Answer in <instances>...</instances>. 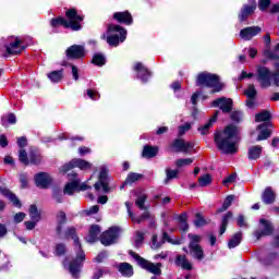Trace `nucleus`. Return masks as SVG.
<instances>
[{"instance_id": "nucleus-8", "label": "nucleus", "mask_w": 279, "mask_h": 279, "mask_svg": "<svg viewBox=\"0 0 279 279\" xmlns=\"http://www.w3.org/2000/svg\"><path fill=\"white\" fill-rule=\"evenodd\" d=\"M187 239L190 240L189 250L192 258H194L195 260H202L203 258H205L206 255L204 254V248L201 245L202 235L189 233Z\"/></svg>"}, {"instance_id": "nucleus-64", "label": "nucleus", "mask_w": 279, "mask_h": 279, "mask_svg": "<svg viewBox=\"0 0 279 279\" xmlns=\"http://www.w3.org/2000/svg\"><path fill=\"white\" fill-rule=\"evenodd\" d=\"M24 226H25L26 230H34V228H36V226H38V221H36V220L25 221Z\"/></svg>"}, {"instance_id": "nucleus-19", "label": "nucleus", "mask_w": 279, "mask_h": 279, "mask_svg": "<svg viewBox=\"0 0 279 279\" xmlns=\"http://www.w3.org/2000/svg\"><path fill=\"white\" fill-rule=\"evenodd\" d=\"M263 32L260 26H248L240 31V38L242 40H252L255 36H258Z\"/></svg>"}, {"instance_id": "nucleus-18", "label": "nucleus", "mask_w": 279, "mask_h": 279, "mask_svg": "<svg viewBox=\"0 0 279 279\" xmlns=\"http://www.w3.org/2000/svg\"><path fill=\"white\" fill-rule=\"evenodd\" d=\"M133 70L137 75V80H141L142 84H147L149 82V77H151V73L147 70V68L142 63L137 62Z\"/></svg>"}, {"instance_id": "nucleus-43", "label": "nucleus", "mask_w": 279, "mask_h": 279, "mask_svg": "<svg viewBox=\"0 0 279 279\" xmlns=\"http://www.w3.org/2000/svg\"><path fill=\"white\" fill-rule=\"evenodd\" d=\"M93 64H96V66H104L106 64V57L101 53L94 54L92 59Z\"/></svg>"}, {"instance_id": "nucleus-24", "label": "nucleus", "mask_w": 279, "mask_h": 279, "mask_svg": "<svg viewBox=\"0 0 279 279\" xmlns=\"http://www.w3.org/2000/svg\"><path fill=\"white\" fill-rule=\"evenodd\" d=\"M99 234H101V227H99V225H92L86 238L87 243H95L99 241Z\"/></svg>"}, {"instance_id": "nucleus-61", "label": "nucleus", "mask_w": 279, "mask_h": 279, "mask_svg": "<svg viewBox=\"0 0 279 279\" xmlns=\"http://www.w3.org/2000/svg\"><path fill=\"white\" fill-rule=\"evenodd\" d=\"M264 54L268 58V60H279L278 53L267 49L265 50Z\"/></svg>"}, {"instance_id": "nucleus-12", "label": "nucleus", "mask_w": 279, "mask_h": 279, "mask_svg": "<svg viewBox=\"0 0 279 279\" xmlns=\"http://www.w3.org/2000/svg\"><path fill=\"white\" fill-rule=\"evenodd\" d=\"M117 239H119V227H111L101 233L100 243L106 246L113 245L117 243Z\"/></svg>"}, {"instance_id": "nucleus-40", "label": "nucleus", "mask_w": 279, "mask_h": 279, "mask_svg": "<svg viewBox=\"0 0 279 279\" xmlns=\"http://www.w3.org/2000/svg\"><path fill=\"white\" fill-rule=\"evenodd\" d=\"M180 173V171L178 170H172L171 168H167L166 169V179H165V184H169L171 182V180H175V178H178V174Z\"/></svg>"}, {"instance_id": "nucleus-11", "label": "nucleus", "mask_w": 279, "mask_h": 279, "mask_svg": "<svg viewBox=\"0 0 279 279\" xmlns=\"http://www.w3.org/2000/svg\"><path fill=\"white\" fill-rule=\"evenodd\" d=\"M75 167H77L82 171H85V169H90L93 165L84 159H72L70 162L63 165L60 168V172L69 173V171H71V169H75Z\"/></svg>"}, {"instance_id": "nucleus-14", "label": "nucleus", "mask_w": 279, "mask_h": 279, "mask_svg": "<svg viewBox=\"0 0 279 279\" xmlns=\"http://www.w3.org/2000/svg\"><path fill=\"white\" fill-rule=\"evenodd\" d=\"M259 223L262 225V228L255 231V236L258 241H260L263 236H271V234H274V225L271 221L262 218Z\"/></svg>"}, {"instance_id": "nucleus-17", "label": "nucleus", "mask_w": 279, "mask_h": 279, "mask_svg": "<svg viewBox=\"0 0 279 279\" xmlns=\"http://www.w3.org/2000/svg\"><path fill=\"white\" fill-rule=\"evenodd\" d=\"M256 12V1L253 0L248 4H243L238 15L240 23H245L252 14Z\"/></svg>"}, {"instance_id": "nucleus-51", "label": "nucleus", "mask_w": 279, "mask_h": 279, "mask_svg": "<svg viewBox=\"0 0 279 279\" xmlns=\"http://www.w3.org/2000/svg\"><path fill=\"white\" fill-rule=\"evenodd\" d=\"M19 160L20 162H22V165H25L26 167L27 165H29V158H27V151L25 149H20Z\"/></svg>"}, {"instance_id": "nucleus-1", "label": "nucleus", "mask_w": 279, "mask_h": 279, "mask_svg": "<svg viewBox=\"0 0 279 279\" xmlns=\"http://www.w3.org/2000/svg\"><path fill=\"white\" fill-rule=\"evenodd\" d=\"M61 239H73L74 240V247L76 252V258L73 259L69 265L68 269L71 274L72 278L78 279L80 271H82V267L84 265V259L86 258V254L82 250V243H80V238H77V232L74 227H68L62 233Z\"/></svg>"}, {"instance_id": "nucleus-52", "label": "nucleus", "mask_w": 279, "mask_h": 279, "mask_svg": "<svg viewBox=\"0 0 279 279\" xmlns=\"http://www.w3.org/2000/svg\"><path fill=\"white\" fill-rule=\"evenodd\" d=\"M194 226L196 228H202V226H206V219H204V216H202V214L197 213L195 215Z\"/></svg>"}, {"instance_id": "nucleus-46", "label": "nucleus", "mask_w": 279, "mask_h": 279, "mask_svg": "<svg viewBox=\"0 0 279 279\" xmlns=\"http://www.w3.org/2000/svg\"><path fill=\"white\" fill-rule=\"evenodd\" d=\"M145 241V233L143 231L135 232V247L138 250Z\"/></svg>"}, {"instance_id": "nucleus-4", "label": "nucleus", "mask_w": 279, "mask_h": 279, "mask_svg": "<svg viewBox=\"0 0 279 279\" xmlns=\"http://www.w3.org/2000/svg\"><path fill=\"white\" fill-rule=\"evenodd\" d=\"M276 72H271L269 68L265 65H257L256 68V80L260 88H270L271 84L279 87V63H275Z\"/></svg>"}, {"instance_id": "nucleus-32", "label": "nucleus", "mask_w": 279, "mask_h": 279, "mask_svg": "<svg viewBox=\"0 0 279 279\" xmlns=\"http://www.w3.org/2000/svg\"><path fill=\"white\" fill-rule=\"evenodd\" d=\"M263 154V146L256 145L248 147V160H258Z\"/></svg>"}, {"instance_id": "nucleus-20", "label": "nucleus", "mask_w": 279, "mask_h": 279, "mask_svg": "<svg viewBox=\"0 0 279 279\" xmlns=\"http://www.w3.org/2000/svg\"><path fill=\"white\" fill-rule=\"evenodd\" d=\"M172 147H174L175 151L189 154V151L195 147V144H193V142H184V140L177 138L172 143Z\"/></svg>"}, {"instance_id": "nucleus-28", "label": "nucleus", "mask_w": 279, "mask_h": 279, "mask_svg": "<svg viewBox=\"0 0 279 279\" xmlns=\"http://www.w3.org/2000/svg\"><path fill=\"white\" fill-rule=\"evenodd\" d=\"M1 194L4 197H8L9 201L13 204V206H15V208H21L23 206V204L21 203V199H19V196H16V194L12 193V191H10L8 189H2Z\"/></svg>"}, {"instance_id": "nucleus-25", "label": "nucleus", "mask_w": 279, "mask_h": 279, "mask_svg": "<svg viewBox=\"0 0 279 279\" xmlns=\"http://www.w3.org/2000/svg\"><path fill=\"white\" fill-rule=\"evenodd\" d=\"M174 264L177 267H181V269H185L186 271L193 269V264L186 258V255H177Z\"/></svg>"}, {"instance_id": "nucleus-42", "label": "nucleus", "mask_w": 279, "mask_h": 279, "mask_svg": "<svg viewBox=\"0 0 279 279\" xmlns=\"http://www.w3.org/2000/svg\"><path fill=\"white\" fill-rule=\"evenodd\" d=\"M232 202H234V195H229L226 197L222 206L218 209V213H226L230 206H232Z\"/></svg>"}, {"instance_id": "nucleus-49", "label": "nucleus", "mask_w": 279, "mask_h": 279, "mask_svg": "<svg viewBox=\"0 0 279 279\" xmlns=\"http://www.w3.org/2000/svg\"><path fill=\"white\" fill-rule=\"evenodd\" d=\"M213 182V177L210 174H204L203 177L198 178L199 186H208Z\"/></svg>"}, {"instance_id": "nucleus-35", "label": "nucleus", "mask_w": 279, "mask_h": 279, "mask_svg": "<svg viewBox=\"0 0 279 279\" xmlns=\"http://www.w3.org/2000/svg\"><path fill=\"white\" fill-rule=\"evenodd\" d=\"M28 215H29L32 221L39 222L40 219H43V216H41L40 211L38 210V207L34 204L29 206Z\"/></svg>"}, {"instance_id": "nucleus-30", "label": "nucleus", "mask_w": 279, "mask_h": 279, "mask_svg": "<svg viewBox=\"0 0 279 279\" xmlns=\"http://www.w3.org/2000/svg\"><path fill=\"white\" fill-rule=\"evenodd\" d=\"M234 217L232 211H228L225 216H222L221 222H220V230H219V235L226 234V230L228 228V223H230V220Z\"/></svg>"}, {"instance_id": "nucleus-33", "label": "nucleus", "mask_w": 279, "mask_h": 279, "mask_svg": "<svg viewBox=\"0 0 279 279\" xmlns=\"http://www.w3.org/2000/svg\"><path fill=\"white\" fill-rule=\"evenodd\" d=\"M143 158H156L158 156V147L146 145L142 153Z\"/></svg>"}, {"instance_id": "nucleus-27", "label": "nucleus", "mask_w": 279, "mask_h": 279, "mask_svg": "<svg viewBox=\"0 0 279 279\" xmlns=\"http://www.w3.org/2000/svg\"><path fill=\"white\" fill-rule=\"evenodd\" d=\"M262 201L268 206L276 202V192H274V189H271V186L265 189L262 194Z\"/></svg>"}, {"instance_id": "nucleus-47", "label": "nucleus", "mask_w": 279, "mask_h": 279, "mask_svg": "<svg viewBox=\"0 0 279 279\" xmlns=\"http://www.w3.org/2000/svg\"><path fill=\"white\" fill-rule=\"evenodd\" d=\"M165 245V240L158 239V235H153L151 239V248L153 250H160Z\"/></svg>"}, {"instance_id": "nucleus-62", "label": "nucleus", "mask_w": 279, "mask_h": 279, "mask_svg": "<svg viewBox=\"0 0 279 279\" xmlns=\"http://www.w3.org/2000/svg\"><path fill=\"white\" fill-rule=\"evenodd\" d=\"M150 215L148 211H145L144 214H142L140 217L135 218L133 221H136V223H143V221H145V219H149Z\"/></svg>"}, {"instance_id": "nucleus-5", "label": "nucleus", "mask_w": 279, "mask_h": 279, "mask_svg": "<svg viewBox=\"0 0 279 279\" xmlns=\"http://www.w3.org/2000/svg\"><path fill=\"white\" fill-rule=\"evenodd\" d=\"M101 40H106L109 47H119V43H125L128 38V31L117 24L107 25V31L101 35Z\"/></svg>"}, {"instance_id": "nucleus-59", "label": "nucleus", "mask_w": 279, "mask_h": 279, "mask_svg": "<svg viewBox=\"0 0 279 279\" xmlns=\"http://www.w3.org/2000/svg\"><path fill=\"white\" fill-rule=\"evenodd\" d=\"M25 217H27L25 213H17L14 215L13 221L14 223H22V221L25 220Z\"/></svg>"}, {"instance_id": "nucleus-22", "label": "nucleus", "mask_w": 279, "mask_h": 279, "mask_svg": "<svg viewBox=\"0 0 279 279\" xmlns=\"http://www.w3.org/2000/svg\"><path fill=\"white\" fill-rule=\"evenodd\" d=\"M35 184L39 189H48L49 184H51V177L46 172H39L35 174Z\"/></svg>"}, {"instance_id": "nucleus-63", "label": "nucleus", "mask_w": 279, "mask_h": 279, "mask_svg": "<svg viewBox=\"0 0 279 279\" xmlns=\"http://www.w3.org/2000/svg\"><path fill=\"white\" fill-rule=\"evenodd\" d=\"M99 213V205H94L85 210L86 215H97Z\"/></svg>"}, {"instance_id": "nucleus-54", "label": "nucleus", "mask_w": 279, "mask_h": 279, "mask_svg": "<svg viewBox=\"0 0 279 279\" xmlns=\"http://www.w3.org/2000/svg\"><path fill=\"white\" fill-rule=\"evenodd\" d=\"M230 117L235 123H241L243 121V111H231Z\"/></svg>"}, {"instance_id": "nucleus-3", "label": "nucleus", "mask_w": 279, "mask_h": 279, "mask_svg": "<svg viewBox=\"0 0 279 279\" xmlns=\"http://www.w3.org/2000/svg\"><path fill=\"white\" fill-rule=\"evenodd\" d=\"M66 19L59 16L54 17L50 21L51 27H58L62 25L65 29H71L72 32H80L82 29V21H84V16L77 14V10L69 9L65 12Z\"/></svg>"}, {"instance_id": "nucleus-21", "label": "nucleus", "mask_w": 279, "mask_h": 279, "mask_svg": "<svg viewBox=\"0 0 279 279\" xmlns=\"http://www.w3.org/2000/svg\"><path fill=\"white\" fill-rule=\"evenodd\" d=\"M113 20L122 25H132V23H134V19L132 17V13H130V11L113 13Z\"/></svg>"}, {"instance_id": "nucleus-48", "label": "nucleus", "mask_w": 279, "mask_h": 279, "mask_svg": "<svg viewBox=\"0 0 279 279\" xmlns=\"http://www.w3.org/2000/svg\"><path fill=\"white\" fill-rule=\"evenodd\" d=\"M190 165H193V158H180L175 161V167L181 169V167H189Z\"/></svg>"}, {"instance_id": "nucleus-29", "label": "nucleus", "mask_w": 279, "mask_h": 279, "mask_svg": "<svg viewBox=\"0 0 279 279\" xmlns=\"http://www.w3.org/2000/svg\"><path fill=\"white\" fill-rule=\"evenodd\" d=\"M64 223H66V214L64 211H59L57 214V234H58V236H62V229L64 228Z\"/></svg>"}, {"instance_id": "nucleus-38", "label": "nucleus", "mask_w": 279, "mask_h": 279, "mask_svg": "<svg viewBox=\"0 0 279 279\" xmlns=\"http://www.w3.org/2000/svg\"><path fill=\"white\" fill-rule=\"evenodd\" d=\"M270 119H271V113L267 110H264L255 116V121L257 123H263V121L265 123H269Z\"/></svg>"}, {"instance_id": "nucleus-53", "label": "nucleus", "mask_w": 279, "mask_h": 279, "mask_svg": "<svg viewBox=\"0 0 279 279\" xmlns=\"http://www.w3.org/2000/svg\"><path fill=\"white\" fill-rule=\"evenodd\" d=\"M1 121L2 125H5V121L11 123V125H14V123H16V116L14 113H9L8 116L2 117Z\"/></svg>"}, {"instance_id": "nucleus-9", "label": "nucleus", "mask_w": 279, "mask_h": 279, "mask_svg": "<svg viewBox=\"0 0 279 279\" xmlns=\"http://www.w3.org/2000/svg\"><path fill=\"white\" fill-rule=\"evenodd\" d=\"M2 45L7 49V53L9 56H19L24 49L25 46H23V40L19 39V37H8L2 38Z\"/></svg>"}, {"instance_id": "nucleus-57", "label": "nucleus", "mask_w": 279, "mask_h": 279, "mask_svg": "<svg viewBox=\"0 0 279 279\" xmlns=\"http://www.w3.org/2000/svg\"><path fill=\"white\" fill-rule=\"evenodd\" d=\"M276 258H278V253H270L267 257V259L263 260V265H271V263H274V260H276Z\"/></svg>"}, {"instance_id": "nucleus-34", "label": "nucleus", "mask_w": 279, "mask_h": 279, "mask_svg": "<svg viewBox=\"0 0 279 279\" xmlns=\"http://www.w3.org/2000/svg\"><path fill=\"white\" fill-rule=\"evenodd\" d=\"M241 241H243V233L238 232L233 234L228 243L229 250H234V247H239V245H241Z\"/></svg>"}, {"instance_id": "nucleus-41", "label": "nucleus", "mask_w": 279, "mask_h": 279, "mask_svg": "<svg viewBox=\"0 0 279 279\" xmlns=\"http://www.w3.org/2000/svg\"><path fill=\"white\" fill-rule=\"evenodd\" d=\"M52 199H54V202H57V204H62L64 202V192H62L58 187H54L52 190Z\"/></svg>"}, {"instance_id": "nucleus-50", "label": "nucleus", "mask_w": 279, "mask_h": 279, "mask_svg": "<svg viewBox=\"0 0 279 279\" xmlns=\"http://www.w3.org/2000/svg\"><path fill=\"white\" fill-rule=\"evenodd\" d=\"M54 254H56V256H64V254H66V244H64V243L57 244Z\"/></svg>"}, {"instance_id": "nucleus-16", "label": "nucleus", "mask_w": 279, "mask_h": 279, "mask_svg": "<svg viewBox=\"0 0 279 279\" xmlns=\"http://www.w3.org/2000/svg\"><path fill=\"white\" fill-rule=\"evenodd\" d=\"M65 56L68 60H80L86 56V50L84 46L73 45L65 50Z\"/></svg>"}, {"instance_id": "nucleus-45", "label": "nucleus", "mask_w": 279, "mask_h": 279, "mask_svg": "<svg viewBox=\"0 0 279 279\" xmlns=\"http://www.w3.org/2000/svg\"><path fill=\"white\" fill-rule=\"evenodd\" d=\"M104 274H110V270L106 269V268H101V267H97L94 270V274L92 276V279H100L104 278Z\"/></svg>"}, {"instance_id": "nucleus-37", "label": "nucleus", "mask_w": 279, "mask_h": 279, "mask_svg": "<svg viewBox=\"0 0 279 279\" xmlns=\"http://www.w3.org/2000/svg\"><path fill=\"white\" fill-rule=\"evenodd\" d=\"M62 77H64V70H62V69L57 70V71H52L48 74V78L53 84H58V82H60L62 80Z\"/></svg>"}, {"instance_id": "nucleus-55", "label": "nucleus", "mask_w": 279, "mask_h": 279, "mask_svg": "<svg viewBox=\"0 0 279 279\" xmlns=\"http://www.w3.org/2000/svg\"><path fill=\"white\" fill-rule=\"evenodd\" d=\"M245 95L248 99H255L256 87L253 84L248 85L247 89L245 90Z\"/></svg>"}, {"instance_id": "nucleus-58", "label": "nucleus", "mask_w": 279, "mask_h": 279, "mask_svg": "<svg viewBox=\"0 0 279 279\" xmlns=\"http://www.w3.org/2000/svg\"><path fill=\"white\" fill-rule=\"evenodd\" d=\"M87 97H89V99H93V101H97V99H99V92L94 90V89H87Z\"/></svg>"}, {"instance_id": "nucleus-56", "label": "nucleus", "mask_w": 279, "mask_h": 279, "mask_svg": "<svg viewBox=\"0 0 279 279\" xmlns=\"http://www.w3.org/2000/svg\"><path fill=\"white\" fill-rule=\"evenodd\" d=\"M271 5V0H259L258 8L262 12H265Z\"/></svg>"}, {"instance_id": "nucleus-6", "label": "nucleus", "mask_w": 279, "mask_h": 279, "mask_svg": "<svg viewBox=\"0 0 279 279\" xmlns=\"http://www.w3.org/2000/svg\"><path fill=\"white\" fill-rule=\"evenodd\" d=\"M196 86L213 88L211 93H221V90H223V83H221L219 76L208 72H203L197 75Z\"/></svg>"}, {"instance_id": "nucleus-36", "label": "nucleus", "mask_w": 279, "mask_h": 279, "mask_svg": "<svg viewBox=\"0 0 279 279\" xmlns=\"http://www.w3.org/2000/svg\"><path fill=\"white\" fill-rule=\"evenodd\" d=\"M28 162H31V165H40V162H43V157L38 149H31Z\"/></svg>"}, {"instance_id": "nucleus-13", "label": "nucleus", "mask_w": 279, "mask_h": 279, "mask_svg": "<svg viewBox=\"0 0 279 279\" xmlns=\"http://www.w3.org/2000/svg\"><path fill=\"white\" fill-rule=\"evenodd\" d=\"M213 108H219L223 114H230L233 108V101L231 98L220 97L211 102Z\"/></svg>"}, {"instance_id": "nucleus-60", "label": "nucleus", "mask_w": 279, "mask_h": 279, "mask_svg": "<svg viewBox=\"0 0 279 279\" xmlns=\"http://www.w3.org/2000/svg\"><path fill=\"white\" fill-rule=\"evenodd\" d=\"M189 130H191V123L179 126V136H184Z\"/></svg>"}, {"instance_id": "nucleus-2", "label": "nucleus", "mask_w": 279, "mask_h": 279, "mask_svg": "<svg viewBox=\"0 0 279 279\" xmlns=\"http://www.w3.org/2000/svg\"><path fill=\"white\" fill-rule=\"evenodd\" d=\"M239 129L234 125H228L223 131L218 132L214 136V141L223 154H236V134Z\"/></svg>"}, {"instance_id": "nucleus-44", "label": "nucleus", "mask_w": 279, "mask_h": 279, "mask_svg": "<svg viewBox=\"0 0 279 279\" xmlns=\"http://www.w3.org/2000/svg\"><path fill=\"white\" fill-rule=\"evenodd\" d=\"M145 202H147V194H140L135 201V206L140 210H145Z\"/></svg>"}, {"instance_id": "nucleus-26", "label": "nucleus", "mask_w": 279, "mask_h": 279, "mask_svg": "<svg viewBox=\"0 0 279 279\" xmlns=\"http://www.w3.org/2000/svg\"><path fill=\"white\" fill-rule=\"evenodd\" d=\"M118 271L124 278H132L134 276V267L130 263H120L118 264Z\"/></svg>"}, {"instance_id": "nucleus-39", "label": "nucleus", "mask_w": 279, "mask_h": 279, "mask_svg": "<svg viewBox=\"0 0 279 279\" xmlns=\"http://www.w3.org/2000/svg\"><path fill=\"white\" fill-rule=\"evenodd\" d=\"M138 180H143V174L130 172L124 181V184H134V182H138Z\"/></svg>"}, {"instance_id": "nucleus-10", "label": "nucleus", "mask_w": 279, "mask_h": 279, "mask_svg": "<svg viewBox=\"0 0 279 279\" xmlns=\"http://www.w3.org/2000/svg\"><path fill=\"white\" fill-rule=\"evenodd\" d=\"M94 189L97 193H110V177H108L106 167L101 168L98 181L94 184Z\"/></svg>"}, {"instance_id": "nucleus-7", "label": "nucleus", "mask_w": 279, "mask_h": 279, "mask_svg": "<svg viewBox=\"0 0 279 279\" xmlns=\"http://www.w3.org/2000/svg\"><path fill=\"white\" fill-rule=\"evenodd\" d=\"M130 256H132V258H134V260L137 262V265H140V267H142V269H146V271H149V274H154V276H161L162 274V264L161 263H157L154 264L143 257H141V255L136 254L133 251H129Z\"/></svg>"}, {"instance_id": "nucleus-15", "label": "nucleus", "mask_w": 279, "mask_h": 279, "mask_svg": "<svg viewBox=\"0 0 279 279\" xmlns=\"http://www.w3.org/2000/svg\"><path fill=\"white\" fill-rule=\"evenodd\" d=\"M70 182H68L63 189L64 195H73L77 189H80V178H77V173L71 172L68 174Z\"/></svg>"}, {"instance_id": "nucleus-31", "label": "nucleus", "mask_w": 279, "mask_h": 279, "mask_svg": "<svg viewBox=\"0 0 279 279\" xmlns=\"http://www.w3.org/2000/svg\"><path fill=\"white\" fill-rule=\"evenodd\" d=\"M217 117H219V111H216L208 122H206L203 126L198 128V132H201L202 136H206V134H208L210 128H213V123L217 121Z\"/></svg>"}, {"instance_id": "nucleus-23", "label": "nucleus", "mask_w": 279, "mask_h": 279, "mask_svg": "<svg viewBox=\"0 0 279 279\" xmlns=\"http://www.w3.org/2000/svg\"><path fill=\"white\" fill-rule=\"evenodd\" d=\"M269 128H271V122H264L257 125V130H259V134L256 141H267V138L271 136V131L269 130Z\"/></svg>"}]
</instances>
